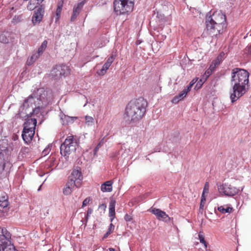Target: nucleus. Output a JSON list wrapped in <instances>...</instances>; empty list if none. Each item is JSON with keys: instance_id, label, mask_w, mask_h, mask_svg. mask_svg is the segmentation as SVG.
Instances as JSON below:
<instances>
[{"instance_id": "nucleus-32", "label": "nucleus", "mask_w": 251, "mask_h": 251, "mask_svg": "<svg viewBox=\"0 0 251 251\" xmlns=\"http://www.w3.org/2000/svg\"><path fill=\"white\" fill-rule=\"evenodd\" d=\"M86 124L88 126H94L95 124V121L93 117L91 116H86L85 117Z\"/></svg>"}, {"instance_id": "nucleus-17", "label": "nucleus", "mask_w": 251, "mask_h": 251, "mask_svg": "<svg viewBox=\"0 0 251 251\" xmlns=\"http://www.w3.org/2000/svg\"><path fill=\"white\" fill-rule=\"evenodd\" d=\"M37 124V119L35 118H31L28 119L24 124V129L26 130H35V126Z\"/></svg>"}, {"instance_id": "nucleus-51", "label": "nucleus", "mask_w": 251, "mask_h": 251, "mask_svg": "<svg viewBox=\"0 0 251 251\" xmlns=\"http://www.w3.org/2000/svg\"><path fill=\"white\" fill-rule=\"evenodd\" d=\"M100 143H99V144L97 145V146L95 148V149H94V154H96L97 151H98V150H99V147L100 146Z\"/></svg>"}, {"instance_id": "nucleus-36", "label": "nucleus", "mask_w": 251, "mask_h": 251, "mask_svg": "<svg viewBox=\"0 0 251 251\" xmlns=\"http://www.w3.org/2000/svg\"><path fill=\"white\" fill-rule=\"evenodd\" d=\"M11 233L5 228L0 227V235H9Z\"/></svg>"}, {"instance_id": "nucleus-21", "label": "nucleus", "mask_w": 251, "mask_h": 251, "mask_svg": "<svg viewBox=\"0 0 251 251\" xmlns=\"http://www.w3.org/2000/svg\"><path fill=\"white\" fill-rule=\"evenodd\" d=\"M112 182L111 180L107 181L101 185V190L103 192H111L112 190Z\"/></svg>"}, {"instance_id": "nucleus-2", "label": "nucleus", "mask_w": 251, "mask_h": 251, "mask_svg": "<svg viewBox=\"0 0 251 251\" xmlns=\"http://www.w3.org/2000/svg\"><path fill=\"white\" fill-rule=\"evenodd\" d=\"M147 106V102L143 98L130 101L124 114L125 120L129 123L140 120L146 112Z\"/></svg>"}, {"instance_id": "nucleus-50", "label": "nucleus", "mask_w": 251, "mask_h": 251, "mask_svg": "<svg viewBox=\"0 0 251 251\" xmlns=\"http://www.w3.org/2000/svg\"><path fill=\"white\" fill-rule=\"evenodd\" d=\"M205 202L201 201L200 206V211L202 210L204 205Z\"/></svg>"}, {"instance_id": "nucleus-35", "label": "nucleus", "mask_w": 251, "mask_h": 251, "mask_svg": "<svg viewBox=\"0 0 251 251\" xmlns=\"http://www.w3.org/2000/svg\"><path fill=\"white\" fill-rule=\"evenodd\" d=\"M0 251H16V249L13 244L10 245L8 247L4 248L3 250H0Z\"/></svg>"}, {"instance_id": "nucleus-47", "label": "nucleus", "mask_w": 251, "mask_h": 251, "mask_svg": "<svg viewBox=\"0 0 251 251\" xmlns=\"http://www.w3.org/2000/svg\"><path fill=\"white\" fill-rule=\"evenodd\" d=\"M125 219L126 221H130L132 220V217L128 214H126L125 216Z\"/></svg>"}, {"instance_id": "nucleus-6", "label": "nucleus", "mask_w": 251, "mask_h": 251, "mask_svg": "<svg viewBox=\"0 0 251 251\" xmlns=\"http://www.w3.org/2000/svg\"><path fill=\"white\" fill-rule=\"evenodd\" d=\"M37 103L35 98L31 95L24 100L23 105L19 109V115L21 118L31 117L33 108Z\"/></svg>"}, {"instance_id": "nucleus-19", "label": "nucleus", "mask_w": 251, "mask_h": 251, "mask_svg": "<svg viewBox=\"0 0 251 251\" xmlns=\"http://www.w3.org/2000/svg\"><path fill=\"white\" fill-rule=\"evenodd\" d=\"M45 107L44 105H40L39 103H36L35 106L33 108V111L31 112V117L33 115L39 117L42 115V110Z\"/></svg>"}, {"instance_id": "nucleus-4", "label": "nucleus", "mask_w": 251, "mask_h": 251, "mask_svg": "<svg viewBox=\"0 0 251 251\" xmlns=\"http://www.w3.org/2000/svg\"><path fill=\"white\" fill-rule=\"evenodd\" d=\"M32 95L37 103L40 104V105L45 106H46L52 101L53 97L52 91L50 90H45L43 88L37 89Z\"/></svg>"}, {"instance_id": "nucleus-29", "label": "nucleus", "mask_w": 251, "mask_h": 251, "mask_svg": "<svg viewBox=\"0 0 251 251\" xmlns=\"http://www.w3.org/2000/svg\"><path fill=\"white\" fill-rule=\"evenodd\" d=\"M110 66L111 65H109L107 62H105L103 65L102 68L98 72V74H99V75H104L106 73V71L109 69Z\"/></svg>"}, {"instance_id": "nucleus-55", "label": "nucleus", "mask_w": 251, "mask_h": 251, "mask_svg": "<svg viewBox=\"0 0 251 251\" xmlns=\"http://www.w3.org/2000/svg\"><path fill=\"white\" fill-rule=\"evenodd\" d=\"M248 50L249 53L251 55V45L248 48Z\"/></svg>"}, {"instance_id": "nucleus-54", "label": "nucleus", "mask_w": 251, "mask_h": 251, "mask_svg": "<svg viewBox=\"0 0 251 251\" xmlns=\"http://www.w3.org/2000/svg\"><path fill=\"white\" fill-rule=\"evenodd\" d=\"M88 201H87V199H85L84 200L83 202V206H84V205H86L87 203H88Z\"/></svg>"}, {"instance_id": "nucleus-3", "label": "nucleus", "mask_w": 251, "mask_h": 251, "mask_svg": "<svg viewBox=\"0 0 251 251\" xmlns=\"http://www.w3.org/2000/svg\"><path fill=\"white\" fill-rule=\"evenodd\" d=\"M226 15L221 11H215L211 15L206 16L205 24L207 34L217 36L226 27Z\"/></svg>"}, {"instance_id": "nucleus-37", "label": "nucleus", "mask_w": 251, "mask_h": 251, "mask_svg": "<svg viewBox=\"0 0 251 251\" xmlns=\"http://www.w3.org/2000/svg\"><path fill=\"white\" fill-rule=\"evenodd\" d=\"M114 226L112 224H110L108 229L104 235H108L112 233L114 229Z\"/></svg>"}, {"instance_id": "nucleus-13", "label": "nucleus", "mask_w": 251, "mask_h": 251, "mask_svg": "<svg viewBox=\"0 0 251 251\" xmlns=\"http://www.w3.org/2000/svg\"><path fill=\"white\" fill-rule=\"evenodd\" d=\"M6 165L11 167L12 164L8 162V158L6 159L4 154L2 152H0V178L4 176L3 171Z\"/></svg>"}, {"instance_id": "nucleus-52", "label": "nucleus", "mask_w": 251, "mask_h": 251, "mask_svg": "<svg viewBox=\"0 0 251 251\" xmlns=\"http://www.w3.org/2000/svg\"><path fill=\"white\" fill-rule=\"evenodd\" d=\"M93 212V210L92 209H88L87 211V219L88 218V217L92 214Z\"/></svg>"}, {"instance_id": "nucleus-31", "label": "nucleus", "mask_w": 251, "mask_h": 251, "mask_svg": "<svg viewBox=\"0 0 251 251\" xmlns=\"http://www.w3.org/2000/svg\"><path fill=\"white\" fill-rule=\"evenodd\" d=\"M62 8H61V7H57L56 12H55L56 15H55V16H54L52 17V20H53L54 18L55 23H57L60 18L61 11H62Z\"/></svg>"}, {"instance_id": "nucleus-30", "label": "nucleus", "mask_w": 251, "mask_h": 251, "mask_svg": "<svg viewBox=\"0 0 251 251\" xmlns=\"http://www.w3.org/2000/svg\"><path fill=\"white\" fill-rule=\"evenodd\" d=\"M218 210L222 213H230L232 211L233 208L229 206L225 208L223 206H221L218 207Z\"/></svg>"}, {"instance_id": "nucleus-15", "label": "nucleus", "mask_w": 251, "mask_h": 251, "mask_svg": "<svg viewBox=\"0 0 251 251\" xmlns=\"http://www.w3.org/2000/svg\"><path fill=\"white\" fill-rule=\"evenodd\" d=\"M85 3L84 1H82L78 2L77 5H75L73 10V14L71 18V21L72 22L74 21L78 15L79 14L84 4Z\"/></svg>"}, {"instance_id": "nucleus-11", "label": "nucleus", "mask_w": 251, "mask_h": 251, "mask_svg": "<svg viewBox=\"0 0 251 251\" xmlns=\"http://www.w3.org/2000/svg\"><path fill=\"white\" fill-rule=\"evenodd\" d=\"M71 178L73 181H75V183L78 182L81 184V181L83 179V176L80 167H77L73 170L71 174L69 176L68 179H71Z\"/></svg>"}, {"instance_id": "nucleus-58", "label": "nucleus", "mask_w": 251, "mask_h": 251, "mask_svg": "<svg viewBox=\"0 0 251 251\" xmlns=\"http://www.w3.org/2000/svg\"><path fill=\"white\" fill-rule=\"evenodd\" d=\"M3 209H2L1 207H0V212L2 211Z\"/></svg>"}, {"instance_id": "nucleus-27", "label": "nucleus", "mask_w": 251, "mask_h": 251, "mask_svg": "<svg viewBox=\"0 0 251 251\" xmlns=\"http://www.w3.org/2000/svg\"><path fill=\"white\" fill-rule=\"evenodd\" d=\"M110 66L111 65H109L107 62H105L103 65L102 68L98 72V74H99V75H104L106 73V71L109 69Z\"/></svg>"}, {"instance_id": "nucleus-28", "label": "nucleus", "mask_w": 251, "mask_h": 251, "mask_svg": "<svg viewBox=\"0 0 251 251\" xmlns=\"http://www.w3.org/2000/svg\"><path fill=\"white\" fill-rule=\"evenodd\" d=\"M110 66L111 65H109L107 62H105L103 65L102 68L98 72V74H99V75H104L106 73V71L109 69Z\"/></svg>"}, {"instance_id": "nucleus-23", "label": "nucleus", "mask_w": 251, "mask_h": 251, "mask_svg": "<svg viewBox=\"0 0 251 251\" xmlns=\"http://www.w3.org/2000/svg\"><path fill=\"white\" fill-rule=\"evenodd\" d=\"M188 92L184 89L178 96H176L172 100V102L176 103L186 97Z\"/></svg>"}, {"instance_id": "nucleus-57", "label": "nucleus", "mask_w": 251, "mask_h": 251, "mask_svg": "<svg viewBox=\"0 0 251 251\" xmlns=\"http://www.w3.org/2000/svg\"><path fill=\"white\" fill-rule=\"evenodd\" d=\"M109 251H115V249L113 248H109Z\"/></svg>"}, {"instance_id": "nucleus-46", "label": "nucleus", "mask_w": 251, "mask_h": 251, "mask_svg": "<svg viewBox=\"0 0 251 251\" xmlns=\"http://www.w3.org/2000/svg\"><path fill=\"white\" fill-rule=\"evenodd\" d=\"M106 208V205L105 204H101L99 205V209H101L103 211H105V209Z\"/></svg>"}, {"instance_id": "nucleus-7", "label": "nucleus", "mask_w": 251, "mask_h": 251, "mask_svg": "<svg viewBox=\"0 0 251 251\" xmlns=\"http://www.w3.org/2000/svg\"><path fill=\"white\" fill-rule=\"evenodd\" d=\"M114 9L117 14H124L133 10L131 4H128L125 0H115L113 3Z\"/></svg>"}, {"instance_id": "nucleus-9", "label": "nucleus", "mask_w": 251, "mask_h": 251, "mask_svg": "<svg viewBox=\"0 0 251 251\" xmlns=\"http://www.w3.org/2000/svg\"><path fill=\"white\" fill-rule=\"evenodd\" d=\"M220 193H224L225 195L231 196L236 194L238 189L230 184H224L218 187Z\"/></svg>"}, {"instance_id": "nucleus-12", "label": "nucleus", "mask_w": 251, "mask_h": 251, "mask_svg": "<svg viewBox=\"0 0 251 251\" xmlns=\"http://www.w3.org/2000/svg\"><path fill=\"white\" fill-rule=\"evenodd\" d=\"M75 186L79 187L80 186V184H79L78 182L75 183V181H73L72 178L71 179H68V181L63 189V194L65 195H70Z\"/></svg>"}, {"instance_id": "nucleus-25", "label": "nucleus", "mask_w": 251, "mask_h": 251, "mask_svg": "<svg viewBox=\"0 0 251 251\" xmlns=\"http://www.w3.org/2000/svg\"><path fill=\"white\" fill-rule=\"evenodd\" d=\"M47 41L44 40L38 48V51L36 52L41 56L47 48Z\"/></svg>"}, {"instance_id": "nucleus-14", "label": "nucleus", "mask_w": 251, "mask_h": 251, "mask_svg": "<svg viewBox=\"0 0 251 251\" xmlns=\"http://www.w3.org/2000/svg\"><path fill=\"white\" fill-rule=\"evenodd\" d=\"M151 212L154 214L156 218L159 220L168 222L170 220L168 215L164 211L159 209L153 208L151 209Z\"/></svg>"}, {"instance_id": "nucleus-40", "label": "nucleus", "mask_w": 251, "mask_h": 251, "mask_svg": "<svg viewBox=\"0 0 251 251\" xmlns=\"http://www.w3.org/2000/svg\"><path fill=\"white\" fill-rule=\"evenodd\" d=\"M114 60V57L113 54H112L106 60V62L108 63L109 65H111L113 62Z\"/></svg>"}, {"instance_id": "nucleus-33", "label": "nucleus", "mask_w": 251, "mask_h": 251, "mask_svg": "<svg viewBox=\"0 0 251 251\" xmlns=\"http://www.w3.org/2000/svg\"><path fill=\"white\" fill-rule=\"evenodd\" d=\"M36 0H29V3L27 6V9L33 10L35 8Z\"/></svg>"}, {"instance_id": "nucleus-45", "label": "nucleus", "mask_w": 251, "mask_h": 251, "mask_svg": "<svg viewBox=\"0 0 251 251\" xmlns=\"http://www.w3.org/2000/svg\"><path fill=\"white\" fill-rule=\"evenodd\" d=\"M64 0H59L57 2V7L62 8L63 5Z\"/></svg>"}, {"instance_id": "nucleus-22", "label": "nucleus", "mask_w": 251, "mask_h": 251, "mask_svg": "<svg viewBox=\"0 0 251 251\" xmlns=\"http://www.w3.org/2000/svg\"><path fill=\"white\" fill-rule=\"evenodd\" d=\"M76 117H69L65 115H62L61 117V120L63 125H67L70 123H73L75 119H76Z\"/></svg>"}, {"instance_id": "nucleus-42", "label": "nucleus", "mask_w": 251, "mask_h": 251, "mask_svg": "<svg viewBox=\"0 0 251 251\" xmlns=\"http://www.w3.org/2000/svg\"><path fill=\"white\" fill-rule=\"evenodd\" d=\"M8 201V197L5 194L0 197V202Z\"/></svg>"}, {"instance_id": "nucleus-56", "label": "nucleus", "mask_w": 251, "mask_h": 251, "mask_svg": "<svg viewBox=\"0 0 251 251\" xmlns=\"http://www.w3.org/2000/svg\"><path fill=\"white\" fill-rule=\"evenodd\" d=\"M44 0H36V1H37V4L38 3H41Z\"/></svg>"}, {"instance_id": "nucleus-10", "label": "nucleus", "mask_w": 251, "mask_h": 251, "mask_svg": "<svg viewBox=\"0 0 251 251\" xmlns=\"http://www.w3.org/2000/svg\"><path fill=\"white\" fill-rule=\"evenodd\" d=\"M45 7L44 5H41L34 11V13L32 20L34 25H38L40 23L43 19Z\"/></svg>"}, {"instance_id": "nucleus-34", "label": "nucleus", "mask_w": 251, "mask_h": 251, "mask_svg": "<svg viewBox=\"0 0 251 251\" xmlns=\"http://www.w3.org/2000/svg\"><path fill=\"white\" fill-rule=\"evenodd\" d=\"M212 64L210 66L209 68L205 72L204 75H203V76L204 77H206V79L209 77V76L211 74L212 72L214 70L212 69Z\"/></svg>"}, {"instance_id": "nucleus-1", "label": "nucleus", "mask_w": 251, "mask_h": 251, "mask_svg": "<svg viewBox=\"0 0 251 251\" xmlns=\"http://www.w3.org/2000/svg\"><path fill=\"white\" fill-rule=\"evenodd\" d=\"M249 73L246 70L234 68L232 70L231 84L233 87V93L230 95L232 102L236 101L249 89Z\"/></svg>"}, {"instance_id": "nucleus-38", "label": "nucleus", "mask_w": 251, "mask_h": 251, "mask_svg": "<svg viewBox=\"0 0 251 251\" xmlns=\"http://www.w3.org/2000/svg\"><path fill=\"white\" fill-rule=\"evenodd\" d=\"M221 62V60L219 59V58H217L213 61V63L212 64L213 65L212 66V69H214V68L218 66L220 62Z\"/></svg>"}, {"instance_id": "nucleus-48", "label": "nucleus", "mask_w": 251, "mask_h": 251, "mask_svg": "<svg viewBox=\"0 0 251 251\" xmlns=\"http://www.w3.org/2000/svg\"><path fill=\"white\" fill-rule=\"evenodd\" d=\"M206 80V77H204L203 76L200 79V81L198 82L200 85H201L203 83V82Z\"/></svg>"}, {"instance_id": "nucleus-26", "label": "nucleus", "mask_w": 251, "mask_h": 251, "mask_svg": "<svg viewBox=\"0 0 251 251\" xmlns=\"http://www.w3.org/2000/svg\"><path fill=\"white\" fill-rule=\"evenodd\" d=\"M8 35L9 34L7 32H0V42L3 43H8L9 42Z\"/></svg>"}, {"instance_id": "nucleus-59", "label": "nucleus", "mask_w": 251, "mask_h": 251, "mask_svg": "<svg viewBox=\"0 0 251 251\" xmlns=\"http://www.w3.org/2000/svg\"><path fill=\"white\" fill-rule=\"evenodd\" d=\"M41 186H42V185H40V187H39V189H38V191H40V189H41Z\"/></svg>"}, {"instance_id": "nucleus-53", "label": "nucleus", "mask_w": 251, "mask_h": 251, "mask_svg": "<svg viewBox=\"0 0 251 251\" xmlns=\"http://www.w3.org/2000/svg\"><path fill=\"white\" fill-rule=\"evenodd\" d=\"M205 201H206V199L204 197V194H202V196H201V201L205 202Z\"/></svg>"}, {"instance_id": "nucleus-43", "label": "nucleus", "mask_w": 251, "mask_h": 251, "mask_svg": "<svg viewBox=\"0 0 251 251\" xmlns=\"http://www.w3.org/2000/svg\"><path fill=\"white\" fill-rule=\"evenodd\" d=\"M199 237L200 238V242L201 243H203L204 244L205 248H207V243L204 240L203 237V236H199Z\"/></svg>"}, {"instance_id": "nucleus-49", "label": "nucleus", "mask_w": 251, "mask_h": 251, "mask_svg": "<svg viewBox=\"0 0 251 251\" xmlns=\"http://www.w3.org/2000/svg\"><path fill=\"white\" fill-rule=\"evenodd\" d=\"M225 55V53L223 52L220 53L217 58H219V59L222 61L223 59L224 58Z\"/></svg>"}, {"instance_id": "nucleus-5", "label": "nucleus", "mask_w": 251, "mask_h": 251, "mask_svg": "<svg viewBox=\"0 0 251 251\" xmlns=\"http://www.w3.org/2000/svg\"><path fill=\"white\" fill-rule=\"evenodd\" d=\"M78 146L77 140L75 137L72 135L68 136L60 146V153L62 155L68 157L75 152Z\"/></svg>"}, {"instance_id": "nucleus-20", "label": "nucleus", "mask_w": 251, "mask_h": 251, "mask_svg": "<svg viewBox=\"0 0 251 251\" xmlns=\"http://www.w3.org/2000/svg\"><path fill=\"white\" fill-rule=\"evenodd\" d=\"M116 204V201L112 199L111 200L109 203V215L110 217L111 221H112L115 218V207Z\"/></svg>"}, {"instance_id": "nucleus-39", "label": "nucleus", "mask_w": 251, "mask_h": 251, "mask_svg": "<svg viewBox=\"0 0 251 251\" xmlns=\"http://www.w3.org/2000/svg\"><path fill=\"white\" fill-rule=\"evenodd\" d=\"M209 191V183L208 182H206L204 185V187L203 190L202 194H207L208 193Z\"/></svg>"}, {"instance_id": "nucleus-18", "label": "nucleus", "mask_w": 251, "mask_h": 251, "mask_svg": "<svg viewBox=\"0 0 251 251\" xmlns=\"http://www.w3.org/2000/svg\"><path fill=\"white\" fill-rule=\"evenodd\" d=\"M13 245L11 236H0V250Z\"/></svg>"}, {"instance_id": "nucleus-24", "label": "nucleus", "mask_w": 251, "mask_h": 251, "mask_svg": "<svg viewBox=\"0 0 251 251\" xmlns=\"http://www.w3.org/2000/svg\"><path fill=\"white\" fill-rule=\"evenodd\" d=\"M40 56L38 53L36 52L34 53L32 56H31L29 58H28L26 63L28 65H31L33 64Z\"/></svg>"}, {"instance_id": "nucleus-16", "label": "nucleus", "mask_w": 251, "mask_h": 251, "mask_svg": "<svg viewBox=\"0 0 251 251\" xmlns=\"http://www.w3.org/2000/svg\"><path fill=\"white\" fill-rule=\"evenodd\" d=\"M34 134L35 130L23 129L22 135L23 139L26 143L28 144L32 141Z\"/></svg>"}, {"instance_id": "nucleus-41", "label": "nucleus", "mask_w": 251, "mask_h": 251, "mask_svg": "<svg viewBox=\"0 0 251 251\" xmlns=\"http://www.w3.org/2000/svg\"><path fill=\"white\" fill-rule=\"evenodd\" d=\"M8 205V201H1L0 202V207H1L2 209L6 208Z\"/></svg>"}, {"instance_id": "nucleus-44", "label": "nucleus", "mask_w": 251, "mask_h": 251, "mask_svg": "<svg viewBox=\"0 0 251 251\" xmlns=\"http://www.w3.org/2000/svg\"><path fill=\"white\" fill-rule=\"evenodd\" d=\"M196 82V81H194V79H193L191 82L189 84V86H188L187 88L186 89V91L188 92L189 91H190L191 90V88H192V87L193 86V85H194V84Z\"/></svg>"}, {"instance_id": "nucleus-8", "label": "nucleus", "mask_w": 251, "mask_h": 251, "mask_svg": "<svg viewBox=\"0 0 251 251\" xmlns=\"http://www.w3.org/2000/svg\"><path fill=\"white\" fill-rule=\"evenodd\" d=\"M68 73H69V71L67 67L65 65H62L53 68L51 71L50 75L54 79H58Z\"/></svg>"}]
</instances>
